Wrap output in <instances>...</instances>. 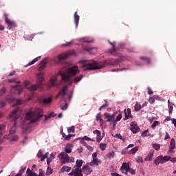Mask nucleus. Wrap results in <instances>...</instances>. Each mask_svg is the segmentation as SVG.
Segmentation results:
<instances>
[{
	"label": "nucleus",
	"mask_w": 176,
	"mask_h": 176,
	"mask_svg": "<svg viewBox=\"0 0 176 176\" xmlns=\"http://www.w3.org/2000/svg\"><path fill=\"white\" fill-rule=\"evenodd\" d=\"M80 63L83 64V71H93L94 69H100V68H104L105 65H115V64L118 63V60L108 59L99 63L96 60H91L88 63H86V60H81Z\"/></svg>",
	"instance_id": "1"
},
{
	"label": "nucleus",
	"mask_w": 176,
	"mask_h": 176,
	"mask_svg": "<svg viewBox=\"0 0 176 176\" xmlns=\"http://www.w3.org/2000/svg\"><path fill=\"white\" fill-rule=\"evenodd\" d=\"M43 116V111L42 109H30L25 116V120L22 123L23 129L27 130L30 128V123L38 122L41 118Z\"/></svg>",
	"instance_id": "2"
},
{
	"label": "nucleus",
	"mask_w": 176,
	"mask_h": 176,
	"mask_svg": "<svg viewBox=\"0 0 176 176\" xmlns=\"http://www.w3.org/2000/svg\"><path fill=\"white\" fill-rule=\"evenodd\" d=\"M78 70L77 66H73L70 68H68L66 73H63L61 72H58L57 74H55L51 78L50 87H53V86H56V85H57V76H58V75L61 76L62 82H69L71 76H75V75L78 74Z\"/></svg>",
	"instance_id": "3"
},
{
	"label": "nucleus",
	"mask_w": 176,
	"mask_h": 176,
	"mask_svg": "<svg viewBox=\"0 0 176 176\" xmlns=\"http://www.w3.org/2000/svg\"><path fill=\"white\" fill-rule=\"evenodd\" d=\"M58 157L61 160V163L65 164L66 163L75 162V158L74 157H69L66 153L62 152L58 155Z\"/></svg>",
	"instance_id": "4"
},
{
	"label": "nucleus",
	"mask_w": 176,
	"mask_h": 176,
	"mask_svg": "<svg viewBox=\"0 0 176 176\" xmlns=\"http://www.w3.org/2000/svg\"><path fill=\"white\" fill-rule=\"evenodd\" d=\"M43 72H40L37 74V82L36 85H32L29 87L30 91H35L38 88L42 86V82H43Z\"/></svg>",
	"instance_id": "5"
},
{
	"label": "nucleus",
	"mask_w": 176,
	"mask_h": 176,
	"mask_svg": "<svg viewBox=\"0 0 176 176\" xmlns=\"http://www.w3.org/2000/svg\"><path fill=\"white\" fill-rule=\"evenodd\" d=\"M121 171L122 174L127 175V173H130L133 175L135 174V170L130 168V165L128 163L124 162L121 166Z\"/></svg>",
	"instance_id": "6"
},
{
	"label": "nucleus",
	"mask_w": 176,
	"mask_h": 176,
	"mask_svg": "<svg viewBox=\"0 0 176 176\" xmlns=\"http://www.w3.org/2000/svg\"><path fill=\"white\" fill-rule=\"evenodd\" d=\"M21 112H22L21 109H20V108L19 107H16L10 114V120H12V121L17 120V119H19V118L21 116Z\"/></svg>",
	"instance_id": "7"
},
{
	"label": "nucleus",
	"mask_w": 176,
	"mask_h": 176,
	"mask_svg": "<svg viewBox=\"0 0 176 176\" xmlns=\"http://www.w3.org/2000/svg\"><path fill=\"white\" fill-rule=\"evenodd\" d=\"M168 160H170V156L165 155L163 157V155H160L155 159L154 163L155 166H159V164H164Z\"/></svg>",
	"instance_id": "8"
},
{
	"label": "nucleus",
	"mask_w": 176,
	"mask_h": 176,
	"mask_svg": "<svg viewBox=\"0 0 176 176\" xmlns=\"http://www.w3.org/2000/svg\"><path fill=\"white\" fill-rule=\"evenodd\" d=\"M6 101L9 102V104H12V102H15V105H21L23 104V100L21 99H15L13 96H8L6 98Z\"/></svg>",
	"instance_id": "9"
},
{
	"label": "nucleus",
	"mask_w": 176,
	"mask_h": 176,
	"mask_svg": "<svg viewBox=\"0 0 176 176\" xmlns=\"http://www.w3.org/2000/svg\"><path fill=\"white\" fill-rule=\"evenodd\" d=\"M104 119H107V122H113L115 120V118H116V113L111 114L109 113H104Z\"/></svg>",
	"instance_id": "10"
},
{
	"label": "nucleus",
	"mask_w": 176,
	"mask_h": 176,
	"mask_svg": "<svg viewBox=\"0 0 176 176\" xmlns=\"http://www.w3.org/2000/svg\"><path fill=\"white\" fill-rule=\"evenodd\" d=\"M5 20L6 23L8 24V30H11L12 27H14L16 25V23L13 21H11L10 19H8V14H5Z\"/></svg>",
	"instance_id": "11"
},
{
	"label": "nucleus",
	"mask_w": 176,
	"mask_h": 176,
	"mask_svg": "<svg viewBox=\"0 0 176 176\" xmlns=\"http://www.w3.org/2000/svg\"><path fill=\"white\" fill-rule=\"evenodd\" d=\"M83 164V161L82 160H77L76 162V166L74 167V168L76 170V171L78 173H82V169H80V167H82V165Z\"/></svg>",
	"instance_id": "12"
},
{
	"label": "nucleus",
	"mask_w": 176,
	"mask_h": 176,
	"mask_svg": "<svg viewBox=\"0 0 176 176\" xmlns=\"http://www.w3.org/2000/svg\"><path fill=\"white\" fill-rule=\"evenodd\" d=\"M69 56V54H60L55 59L54 61L57 63H60L62 60H65Z\"/></svg>",
	"instance_id": "13"
},
{
	"label": "nucleus",
	"mask_w": 176,
	"mask_h": 176,
	"mask_svg": "<svg viewBox=\"0 0 176 176\" xmlns=\"http://www.w3.org/2000/svg\"><path fill=\"white\" fill-rule=\"evenodd\" d=\"M131 131L133 134H136V133H138L140 131V128L138 126L137 124L133 122L131 124Z\"/></svg>",
	"instance_id": "14"
},
{
	"label": "nucleus",
	"mask_w": 176,
	"mask_h": 176,
	"mask_svg": "<svg viewBox=\"0 0 176 176\" xmlns=\"http://www.w3.org/2000/svg\"><path fill=\"white\" fill-rule=\"evenodd\" d=\"M82 173H84L86 174V175H89V174H91L93 169L87 166H84L82 168Z\"/></svg>",
	"instance_id": "15"
},
{
	"label": "nucleus",
	"mask_w": 176,
	"mask_h": 176,
	"mask_svg": "<svg viewBox=\"0 0 176 176\" xmlns=\"http://www.w3.org/2000/svg\"><path fill=\"white\" fill-rule=\"evenodd\" d=\"M94 134H96V142H101L102 138L101 137V132L99 130H95L93 131Z\"/></svg>",
	"instance_id": "16"
},
{
	"label": "nucleus",
	"mask_w": 176,
	"mask_h": 176,
	"mask_svg": "<svg viewBox=\"0 0 176 176\" xmlns=\"http://www.w3.org/2000/svg\"><path fill=\"white\" fill-rule=\"evenodd\" d=\"M67 90H68V87L67 85H65L62 89L58 93V96H62V98L65 97V94H67Z\"/></svg>",
	"instance_id": "17"
},
{
	"label": "nucleus",
	"mask_w": 176,
	"mask_h": 176,
	"mask_svg": "<svg viewBox=\"0 0 176 176\" xmlns=\"http://www.w3.org/2000/svg\"><path fill=\"white\" fill-rule=\"evenodd\" d=\"M108 43H109V45H111V46H113V49L110 50L111 54H113V56H118V54H116V47H115V43H116V42H111V41H108Z\"/></svg>",
	"instance_id": "18"
},
{
	"label": "nucleus",
	"mask_w": 176,
	"mask_h": 176,
	"mask_svg": "<svg viewBox=\"0 0 176 176\" xmlns=\"http://www.w3.org/2000/svg\"><path fill=\"white\" fill-rule=\"evenodd\" d=\"M108 43H109V45H111V46H113V49L110 50L111 54H113V56H118V54H116V47H115V43H116V42H111V41H108Z\"/></svg>",
	"instance_id": "19"
},
{
	"label": "nucleus",
	"mask_w": 176,
	"mask_h": 176,
	"mask_svg": "<svg viewBox=\"0 0 176 176\" xmlns=\"http://www.w3.org/2000/svg\"><path fill=\"white\" fill-rule=\"evenodd\" d=\"M46 64H47V60L46 59L41 61L38 67V71H43V69H45V67H46Z\"/></svg>",
	"instance_id": "20"
},
{
	"label": "nucleus",
	"mask_w": 176,
	"mask_h": 176,
	"mask_svg": "<svg viewBox=\"0 0 176 176\" xmlns=\"http://www.w3.org/2000/svg\"><path fill=\"white\" fill-rule=\"evenodd\" d=\"M46 64H47V60L46 59L41 61L38 67V71H43V69H45V67H46Z\"/></svg>",
	"instance_id": "21"
},
{
	"label": "nucleus",
	"mask_w": 176,
	"mask_h": 176,
	"mask_svg": "<svg viewBox=\"0 0 176 176\" xmlns=\"http://www.w3.org/2000/svg\"><path fill=\"white\" fill-rule=\"evenodd\" d=\"M96 122H99L100 126H102L104 124V120L101 118V113H99L96 115Z\"/></svg>",
	"instance_id": "22"
},
{
	"label": "nucleus",
	"mask_w": 176,
	"mask_h": 176,
	"mask_svg": "<svg viewBox=\"0 0 176 176\" xmlns=\"http://www.w3.org/2000/svg\"><path fill=\"white\" fill-rule=\"evenodd\" d=\"M125 115V119H130V118H133L131 116V109H127L126 111L124 113Z\"/></svg>",
	"instance_id": "23"
},
{
	"label": "nucleus",
	"mask_w": 176,
	"mask_h": 176,
	"mask_svg": "<svg viewBox=\"0 0 176 176\" xmlns=\"http://www.w3.org/2000/svg\"><path fill=\"white\" fill-rule=\"evenodd\" d=\"M79 19H80V16H79V15H78V12H76L74 13V21L76 23V27H78V25L79 24Z\"/></svg>",
	"instance_id": "24"
},
{
	"label": "nucleus",
	"mask_w": 176,
	"mask_h": 176,
	"mask_svg": "<svg viewBox=\"0 0 176 176\" xmlns=\"http://www.w3.org/2000/svg\"><path fill=\"white\" fill-rule=\"evenodd\" d=\"M153 157V152L149 153L148 155L145 157L144 160L146 162H152Z\"/></svg>",
	"instance_id": "25"
},
{
	"label": "nucleus",
	"mask_w": 176,
	"mask_h": 176,
	"mask_svg": "<svg viewBox=\"0 0 176 176\" xmlns=\"http://www.w3.org/2000/svg\"><path fill=\"white\" fill-rule=\"evenodd\" d=\"M16 133V122L14 123V125L11 126L10 129V135H13Z\"/></svg>",
	"instance_id": "26"
},
{
	"label": "nucleus",
	"mask_w": 176,
	"mask_h": 176,
	"mask_svg": "<svg viewBox=\"0 0 176 176\" xmlns=\"http://www.w3.org/2000/svg\"><path fill=\"white\" fill-rule=\"evenodd\" d=\"M12 87L13 89H15L16 90L18 94H21V93L23 92V87H19V85H15Z\"/></svg>",
	"instance_id": "27"
},
{
	"label": "nucleus",
	"mask_w": 176,
	"mask_h": 176,
	"mask_svg": "<svg viewBox=\"0 0 176 176\" xmlns=\"http://www.w3.org/2000/svg\"><path fill=\"white\" fill-rule=\"evenodd\" d=\"M69 175L79 176V175H80V172H78V171H76V170H75V168H73L72 172L70 173H69Z\"/></svg>",
	"instance_id": "28"
},
{
	"label": "nucleus",
	"mask_w": 176,
	"mask_h": 176,
	"mask_svg": "<svg viewBox=\"0 0 176 176\" xmlns=\"http://www.w3.org/2000/svg\"><path fill=\"white\" fill-rule=\"evenodd\" d=\"M106 156L108 157V159H113V157H115V152H109L106 155Z\"/></svg>",
	"instance_id": "29"
},
{
	"label": "nucleus",
	"mask_w": 176,
	"mask_h": 176,
	"mask_svg": "<svg viewBox=\"0 0 176 176\" xmlns=\"http://www.w3.org/2000/svg\"><path fill=\"white\" fill-rule=\"evenodd\" d=\"M134 108L136 112H138V111H140L141 109H142V106L138 102L135 103Z\"/></svg>",
	"instance_id": "30"
},
{
	"label": "nucleus",
	"mask_w": 176,
	"mask_h": 176,
	"mask_svg": "<svg viewBox=\"0 0 176 176\" xmlns=\"http://www.w3.org/2000/svg\"><path fill=\"white\" fill-rule=\"evenodd\" d=\"M83 78V75H80L74 78V83H78V82H80V80H82V78Z\"/></svg>",
	"instance_id": "31"
},
{
	"label": "nucleus",
	"mask_w": 176,
	"mask_h": 176,
	"mask_svg": "<svg viewBox=\"0 0 176 176\" xmlns=\"http://www.w3.org/2000/svg\"><path fill=\"white\" fill-rule=\"evenodd\" d=\"M24 38L27 39V41H32V39H34V34H25Z\"/></svg>",
	"instance_id": "32"
},
{
	"label": "nucleus",
	"mask_w": 176,
	"mask_h": 176,
	"mask_svg": "<svg viewBox=\"0 0 176 176\" xmlns=\"http://www.w3.org/2000/svg\"><path fill=\"white\" fill-rule=\"evenodd\" d=\"M39 58H41V56H38L36 58H34L33 60L30 61L27 67L30 66V65H33V64H35V63H36V61H38V60H39Z\"/></svg>",
	"instance_id": "33"
},
{
	"label": "nucleus",
	"mask_w": 176,
	"mask_h": 176,
	"mask_svg": "<svg viewBox=\"0 0 176 176\" xmlns=\"http://www.w3.org/2000/svg\"><path fill=\"white\" fill-rule=\"evenodd\" d=\"M26 174L28 176H36V173H32L30 168L27 169Z\"/></svg>",
	"instance_id": "34"
},
{
	"label": "nucleus",
	"mask_w": 176,
	"mask_h": 176,
	"mask_svg": "<svg viewBox=\"0 0 176 176\" xmlns=\"http://www.w3.org/2000/svg\"><path fill=\"white\" fill-rule=\"evenodd\" d=\"M61 171H66L67 173H69V171H71V167L67 166H63L61 168Z\"/></svg>",
	"instance_id": "35"
},
{
	"label": "nucleus",
	"mask_w": 176,
	"mask_h": 176,
	"mask_svg": "<svg viewBox=\"0 0 176 176\" xmlns=\"http://www.w3.org/2000/svg\"><path fill=\"white\" fill-rule=\"evenodd\" d=\"M170 145L172 149H175V140H174V138L171 139Z\"/></svg>",
	"instance_id": "36"
},
{
	"label": "nucleus",
	"mask_w": 176,
	"mask_h": 176,
	"mask_svg": "<svg viewBox=\"0 0 176 176\" xmlns=\"http://www.w3.org/2000/svg\"><path fill=\"white\" fill-rule=\"evenodd\" d=\"M80 42H85L87 43H93V41L92 40H89V38H80Z\"/></svg>",
	"instance_id": "37"
},
{
	"label": "nucleus",
	"mask_w": 176,
	"mask_h": 176,
	"mask_svg": "<svg viewBox=\"0 0 176 176\" xmlns=\"http://www.w3.org/2000/svg\"><path fill=\"white\" fill-rule=\"evenodd\" d=\"M10 141H17L19 140V136L17 135H14L10 136Z\"/></svg>",
	"instance_id": "38"
},
{
	"label": "nucleus",
	"mask_w": 176,
	"mask_h": 176,
	"mask_svg": "<svg viewBox=\"0 0 176 176\" xmlns=\"http://www.w3.org/2000/svg\"><path fill=\"white\" fill-rule=\"evenodd\" d=\"M100 148L101 151H105L107 149V144L105 143H100Z\"/></svg>",
	"instance_id": "39"
},
{
	"label": "nucleus",
	"mask_w": 176,
	"mask_h": 176,
	"mask_svg": "<svg viewBox=\"0 0 176 176\" xmlns=\"http://www.w3.org/2000/svg\"><path fill=\"white\" fill-rule=\"evenodd\" d=\"M153 148L155 151H159V149H160V144L155 143V144H153Z\"/></svg>",
	"instance_id": "40"
},
{
	"label": "nucleus",
	"mask_w": 176,
	"mask_h": 176,
	"mask_svg": "<svg viewBox=\"0 0 176 176\" xmlns=\"http://www.w3.org/2000/svg\"><path fill=\"white\" fill-rule=\"evenodd\" d=\"M5 107H6V101L0 100V108H3Z\"/></svg>",
	"instance_id": "41"
},
{
	"label": "nucleus",
	"mask_w": 176,
	"mask_h": 176,
	"mask_svg": "<svg viewBox=\"0 0 176 176\" xmlns=\"http://www.w3.org/2000/svg\"><path fill=\"white\" fill-rule=\"evenodd\" d=\"M50 118H54V113H51L48 116H45V120L50 119Z\"/></svg>",
	"instance_id": "42"
},
{
	"label": "nucleus",
	"mask_w": 176,
	"mask_h": 176,
	"mask_svg": "<svg viewBox=\"0 0 176 176\" xmlns=\"http://www.w3.org/2000/svg\"><path fill=\"white\" fill-rule=\"evenodd\" d=\"M99 162H98V159L93 160V161L91 162V166H98Z\"/></svg>",
	"instance_id": "43"
},
{
	"label": "nucleus",
	"mask_w": 176,
	"mask_h": 176,
	"mask_svg": "<svg viewBox=\"0 0 176 176\" xmlns=\"http://www.w3.org/2000/svg\"><path fill=\"white\" fill-rule=\"evenodd\" d=\"M71 152H72L71 147L67 146L65 148V153H71Z\"/></svg>",
	"instance_id": "44"
},
{
	"label": "nucleus",
	"mask_w": 176,
	"mask_h": 176,
	"mask_svg": "<svg viewBox=\"0 0 176 176\" xmlns=\"http://www.w3.org/2000/svg\"><path fill=\"white\" fill-rule=\"evenodd\" d=\"M140 59L145 60V61H146L147 64H151V59L149 58H146L145 56H141Z\"/></svg>",
	"instance_id": "45"
},
{
	"label": "nucleus",
	"mask_w": 176,
	"mask_h": 176,
	"mask_svg": "<svg viewBox=\"0 0 176 176\" xmlns=\"http://www.w3.org/2000/svg\"><path fill=\"white\" fill-rule=\"evenodd\" d=\"M72 45V41H71V42H67V43H65V44H62L61 45V46H62V47H69V46H71Z\"/></svg>",
	"instance_id": "46"
},
{
	"label": "nucleus",
	"mask_w": 176,
	"mask_h": 176,
	"mask_svg": "<svg viewBox=\"0 0 176 176\" xmlns=\"http://www.w3.org/2000/svg\"><path fill=\"white\" fill-rule=\"evenodd\" d=\"M82 140H85V141H91L92 142H96V140H94L87 137V135L84 136L82 138Z\"/></svg>",
	"instance_id": "47"
},
{
	"label": "nucleus",
	"mask_w": 176,
	"mask_h": 176,
	"mask_svg": "<svg viewBox=\"0 0 176 176\" xmlns=\"http://www.w3.org/2000/svg\"><path fill=\"white\" fill-rule=\"evenodd\" d=\"M68 133H75V126H72L67 129Z\"/></svg>",
	"instance_id": "48"
},
{
	"label": "nucleus",
	"mask_w": 176,
	"mask_h": 176,
	"mask_svg": "<svg viewBox=\"0 0 176 176\" xmlns=\"http://www.w3.org/2000/svg\"><path fill=\"white\" fill-rule=\"evenodd\" d=\"M51 174H53V170H52V168L48 166L46 172V175H51Z\"/></svg>",
	"instance_id": "49"
},
{
	"label": "nucleus",
	"mask_w": 176,
	"mask_h": 176,
	"mask_svg": "<svg viewBox=\"0 0 176 176\" xmlns=\"http://www.w3.org/2000/svg\"><path fill=\"white\" fill-rule=\"evenodd\" d=\"M51 102H52V98H47V99H44V100H43V102L44 104H50Z\"/></svg>",
	"instance_id": "50"
},
{
	"label": "nucleus",
	"mask_w": 176,
	"mask_h": 176,
	"mask_svg": "<svg viewBox=\"0 0 176 176\" xmlns=\"http://www.w3.org/2000/svg\"><path fill=\"white\" fill-rule=\"evenodd\" d=\"M6 93V88H2L1 89H0V97H2V96H3V94H5Z\"/></svg>",
	"instance_id": "51"
},
{
	"label": "nucleus",
	"mask_w": 176,
	"mask_h": 176,
	"mask_svg": "<svg viewBox=\"0 0 176 176\" xmlns=\"http://www.w3.org/2000/svg\"><path fill=\"white\" fill-rule=\"evenodd\" d=\"M159 124H160V122H159V121H154V122L151 125V127L154 129V127H156V126H159Z\"/></svg>",
	"instance_id": "52"
},
{
	"label": "nucleus",
	"mask_w": 176,
	"mask_h": 176,
	"mask_svg": "<svg viewBox=\"0 0 176 176\" xmlns=\"http://www.w3.org/2000/svg\"><path fill=\"white\" fill-rule=\"evenodd\" d=\"M155 98H156V96H153V98L150 97L148 99V102H150V104H153V102H155Z\"/></svg>",
	"instance_id": "53"
},
{
	"label": "nucleus",
	"mask_w": 176,
	"mask_h": 176,
	"mask_svg": "<svg viewBox=\"0 0 176 176\" xmlns=\"http://www.w3.org/2000/svg\"><path fill=\"white\" fill-rule=\"evenodd\" d=\"M8 82H9L10 83H13V82H14V83H20V81H17L14 78H13V79H8Z\"/></svg>",
	"instance_id": "54"
},
{
	"label": "nucleus",
	"mask_w": 176,
	"mask_h": 176,
	"mask_svg": "<svg viewBox=\"0 0 176 176\" xmlns=\"http://www.w3.org/2000/svg\"><path fill=\"white\" fill-rule=\"evenodd\" d=\"M122 120V114L120 113L116 118V120H114V121L116 122H120V120Z\"/></svg>",
	"instance_id": "55"
},
{
	"label": "nucleus",
	"mask_w": 176,
	"mask_h": 176,
	"mask_svg": "<svg viewBox=\"0 0 176 176\" xmlns=\"http://www.w3.org/2000/svg\"><path fill=\"white\" fill-rule=\"evenodd\" d=\"M48 155H49V153H46L43 157H41V161L43 162L45 159H47Z\"/></svg>",
	"instance_id": "56"
},
{
	"label": "nucleus",
	"mask_w": 176,
	"mask_h": 176,
	"mask_svg": "<svg viewBox=\"0 0 176 176\" xmlns=\"http://www.w3.org/2000/svg\"><path fill=\"white\" fill-rule=\"evenodd\" d=\"M48 155H49V153H46L43 157H41V161L43 162L45 159H47Z\"/></svg>",
	"instance_id": "57"
},
{
	"label": "nucleus",
	"mask_w": 176,
	"mask_h": 176,
	"mask_svg": "<svg viewBox=\"0 0 176 176\" xmlns=\"http://www.w3.org/2000/svg\"><path fill=\"white\" fill-rule=\"evenodd\" d=\"M48 155H49V153H46L43 157H41V161L43 162L45 159H47Z\"/></svg>",
	"instance_id": "58"
},
{
	"label": "nucleus",
	"mask_w": 176,
	"mask_h": 176,
	"mask_svg": "<svg viewBox=\"0 0 176 176\" xmlns=\"http://www.w3.org/2000/svg\"><path fill=\"white\" fill-rule=\"evenodd\" d=\"M48 155H49V153H46L43 157H41V161L43 162L45 159H47Z\"/></svg>",
	"instance_id": "59"
},
{
	"label": "nucleus",
	"mask_w": 176,
	"mask_h": 176,
	"mask_svg": "<svg viewBox=\"0 0 176 176\" xmlns=\"http://www.w3.org/2000/svg\"><path fill=\"white\" fill-rule=\"evenodd\" d=\"M62 111H65L66 109H68V104L65 103L63 106L60 107Z\"/></svg>",
	"instance_id": "60"
},
{
	"label": "nucleus",
	"mask_w": 176,
	"mask_h": 176,
	"mask_svg": "<svg viewBox=\"0 0 176 176\" xmlns=\"http://www.w3.org/2000/svg\"><path fill=\"white\" fill-rule=\"evenodd\" d=\"M71 137H74V135L69 134L68 135H66L65 140H66V141H69V140H71Z\"/></svg>",
	"instance_id": "61"
},
{
	"label": "nucleus",
	"mask_w": 176,
	"mask_h": 176,
	"mask_svg": "<svg viewBox=\"0 0 176 176\" xmlns=\"http://www.w3.org/2000/svg\"><path fill=\"white\" fill-rule=\"evenodd\" d=\"M138 151V147H134L131 149V153L133 155H135V153Z\"/></svg>",
	"instance_id": "62"
},
{
	"label": "nucleus",
	"mask_w": 176,
	"mask_h": 176,
	"mask_svg": "<svg viewBox=\"0 0 176 176\" xmlns=\"http://www.w3.org/2000/svg\"><path fill=\"white\" fill-rule=\"evenodd\" d=\"M149 131H148V130H146V131H144V132H142V137H147L148 136V132Z\"/></svg>",
	"instance_id": "63"
},
{
	"label": "nucleus",
	"mask_w": 176,
	"mask_h": 176,
	"mask_svg": "<svg viewBox=\"0 0 176 176\" xmlns=\"http://www.w3.org/2000/svg\"><path fill=\"white\" fill-rule=\"evenodd\" d=\"M169 160L171 162V163H176V157H169Z\"/></svg>",
	"instance_id": "64"
}]
</instances>
